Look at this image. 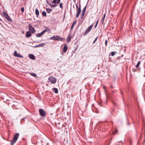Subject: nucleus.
Masks as SVG:
<instances>
[{
	"label": "nucleus",
	"mask_w": 145,
	"mask_h": 145,
	"mask_svg": "<svg viewBox=\"0 0 145 145\" xmlns=\"http://www.w3.org/2000/svg\"><path fill=\"white\" fill-rule=\"evenodd\" d=\"M44 33H45V32H44V31H42V32H41V34H42V35L43 34H44Z\"/></svg>",
	"instance_id": "obj_40"
},
{
	"label": "nucleus",
	"mask_w": 145,
	"mask_h": 145,
	"mask_svg": "<svg viewBox=\"0 0 145 145\" xmlns=\"http://www.w3.org/2000/svg\"><path fill=\"white\" fill-rule=\"evenodd\" d=\"M98 21H99V20H98L97 21V22H96V24H95V28H96V27L97 26V25L98 24Z\"/></svg>",
	"instance_id": "obj_33"
},
{
	"label": "nucleus",
	"mask_w": 145,
	"mask_h": 145,
	"mask_svg": "<svg viewBox=\"0 0 145 145\" xmlns=\"http://www.w3.org/2000/svg\"><path fill=\"white\" fill-rule=\"evenodd\" d=\"M44 33H45V32H44V31H42V32H41V34H42V35L43 34H44Z\"/></svg>",
	"instance_id": "obj_41"
},
{
	"label": "nucleus",
	"mask_w": 145,
	"mask_h": 145,
	"mask_svg": "<svg viewBox=\"0 0 145 145\" xmlns=\"http://www.w3.org/2000/svg\"><path fill=\"white\" fill-rule=\"evenodd\" d=\"M63 53V51H62V52H61V53H62H62Z\"/></svg>",
	"instance_id": "obj_49"
},
{
	"label": "nucleus",
	"mask_w": 145,
	"mask_h": 145,
	"mask_svg": "<svg viewBox=\"0 0 145 145\" xmlns=\"http://www.w3.org/2000/svg\"><path fill=\"white\" fill-rule=\"evenodd\" d=\"M29 32L31 33H33L35 31V30L34 28L32 27L31 24H29Z\"/></svg>",
	"instance_id": "obj_8"
},
{
	"label": "nucleus",
	"mask_w": 145,
	"mask_h": 145,
	"mask_svg": "<svg viewBox=\"0 0 145 145\" xmlns=\"http://www.w3.org/2000/svg\"><path fill=\"white\" fill-rule=\"evenodd\" d=\"M105 44L106 46L107 45V40H106L105 41Z\"/></svg>",
	"instance_id": "obj_36"
},
{
	"label": "nucleus",
	"mask_w": 145,
	"mask_h": 145,
	"mask_svg": "<svg viewBox=\"0 0 145 145\" xmlns=\"http://www.w3.org/2000/svg\"><path fill=\"white\" fill-rule=\"evenodd\" d=\"M15 104L13 105H12V108H15V109H17V108H17V107L15 108Z\"/></svg>",
	"instance_id": "obj_32"
},
{
	"label": "nucleus",
	"mask_w": 145,
	"mask_h": 145,
	"mask_svg": "<svg viewBox=\"0 0 145 145\" xmlns=\"http://www.w3.org/2000/svg\"><path fill=\"white\" fill-rule=\"evenodd\" d=\"M105 16H106V14H103V17L102 18V20H101L102 22V23L103 24V22H104V21L105 19Z\"/></svg>",
	"instance_id": "obj_20"
},
{
	"label": "nucleus",
	"mask_w": 145,
	"mask_h": 145,
	"mask_svg": "<svg viewBox=\"0 0 145 145\" xmlns=\"http://www.w3.org/2000/svg\"><path fill=\"white\" fill-rule=\"evenodd\" d=\"M17 54H18L17 53V51L16 50H15L14 52V56L16 57Z\"/></svg>",
	"instance_id": "obj_29"
},
{
	"label": "nucleus",
	"mask_w": 145,
	"mask_h": 145,
	"mask_svg": "<svg viewBox=\"0 0 145 145\" xmlns=\"http://www.w3.org/2000/svg\"><path fill=\"white\" fill-rule=\"evenodd\" d=\"M57 5L54 4V5H52L51 4H49V6H50L52 8H54L56 7Z\"/></svg>",
	"instance_id": "obj_21"
},
{
	"label": "nucleus",
	"mask_w": 145,
	"mask_h": 145,
	"mask_svg": "<svg viewBox=\"0 0 145 145\" xmlns=\"http://www.w3.org/2000/svg\"><path fill=\"white\" fill-rule=\"evenodd\" d=\"M29 58L32 59H34L35 58V56L33 54H30L29 55Z\"/></svg>",
	"instance_id": "obj_13"
},
{
	"label": "nucleus",
	"mask_w": 145,
	"mask_h": 145,
	"mask_svg": "<svg viewBox=\"0 0 145 145\" xmlns=\"http://www.w3.org/2000/svg\"><path fill=\"white\" fill-rule=\"evenodd\" d=\"M46 1V2H47V4H48L49 5V4H51V3H49V1H48V0H47Z\"/></svg>",
	"instance_id": "obj_39"
},
{
	"label": "nucleus",
	"mask_w": 145,
	"mask_h": 145,
	"mask_svg": "<svg viewBox=\"0 0 145 145\" xmlns=\"http://www.w3.org/2000/svg\"><path fill=\"white\" fill-rule=\"evenodd\" d=\"M47 12L48 13H50L52 11V9L49 8H46V9Z\"/></svg>",
	"instance_id": "obj_16"
},
{
	"label": "nucleus",
	"mask_w": 145,
	"mask_h": 145,
	"mask_svg": "<svg viewBox=\"0 0 145 145\" xmlns=\"http://www.w3.org/2000/svg\"><path fill=\"white\" fill-rule=\"evenodd\" d=\"M68 48V47L66 44H65L63 48V51L64 52H67Z\"/></svg>",
	"instance_id": "obj_9"
},
{
	"label": "nucleus",
	"mask_w": 145,
	"mask_h": 145,
	"mask_svg": "<svg viewBox=\"0 0 145 145\" xmlns=\"http://www.w3.org/2000/svg\"><path fill=\"white\" fill-rule=\"evenodd\" d=\"M113 104H114V105H116V103H115L114 102H113Z\"/></svg>",
	"instance_id": "obj_44"
},
{
	"label": "nucleus",
	"mask_w": 145,
	"mask_h": 145,
	"mask_svg": "<svg viewBox=\"0 0 145 145\" xmlns=\"http://www.w3.org/2000/svg\"><path fill=\"white\" fill-rule=\"evenodd\" d=\"M16 57H18L20 58H23V56L20 55L19 54H17Z\"/></svg>",
	"instance_id": "obj_26"
},
{
	"label": "nucleus",
	"mask_w": 145,
	"mask_h": 145,
	"mask_svg": "<svg viewBox=\"0 0 145 145\" xmlns=\"http://www.w3.org/2000/svg\"><path fill=\"white\" fill-rule=\"evenodd\" d=\"M140 64V61H138V62L137 64L136 65V67L137 68H138L139 67V65Z\"/></svg>",
	"instance_id": "obj_27"
},
{
	"label": "nucleus",
	"mask_w": 145,
	"mask_h": 145,
	"mask_svg": "<svg viewBox=\"0 0 145 145\" xmlns=\"http://www.w3.org/2000/svg\"><path fill=\"white\" fill-rule=\"evenodd\" d=\"M43 31H44L45 33L47 31V29L46 28V29Z\"/></svg>",
	"instance_id": "obj_42"
},
{
	"label": "nucleus",
	"mask_w": 145,
	"mask_h": 145,
	"mask_svg": "<svg viewBox=\"0 0 145 145\" xmlns=\"http://www.w3.org/2000/svg\"><path fill=\"white\" fill-rule=\"evenodd\" d=\"M54 92L56 93H57L58 92V89L56 88H53Z\"/></svg>",
	"instance_id": "obj_25"
},
{
	"label": "nucleus",
	"mask_w": 145,
	"mask_h": 145,
	"mask_svg": "<svg viewBox=\"0 0 145 145\" xmlns=\"http://www.w3.org/2000/svg\"><path fill=\"white\" fill-rule=\"evenodd\" d=\"M36 35V37H39L42 35L41 33H37Z\"/></svg>",
	"instance_id": "obj_22"
},
{
	"label": "nucleus",
	"mask_w": 145,
	"mask_h": 145,
	"mask_svg": "<svg viewBox=\"0 0 145 145\" xmlns=\"http://www.w3.org/2000/svg\"><path fill=\"white\" fill-rule=\"evenodd\" d=\"M110 88L111 89H112V88H113V86H110Z\"/></svg>",
	"instance_id": "obj_45"
},
{
	"label": "nucleus",
	"mask_w": 145,
	"mask_h": 145,
	"mask_svg": "<svg viewBox=\"0 0 145 145\" xmlns=\"http://www.w3.org/2000/svg\"><path fill=\"white\" fill-rule=\"evenodd\" d=\"M86 8H87V5L84 7V8L83 9V10H82V13H83V14L84 13H85Z\"/></svg>",
	"instance_id": "obj_24"
},
{
	"label": "nucleus",
	"mask_w": 145,
	"mask_h": 145,
	"mask_svg": "<svg viewBox=\"0 0 145 145\" xmlns=\"http://www.w3.org/2000/svg\"><path fill=\"white\" fill-rule=\"evenodd\" d=\"M62 3H60L59 4V7L60 8L63 9V7L62 6Z\"/></svg>",
	"instance_id": "obj_28"
},
{
	"label": "nucleus",
	"mask_w": 145,
	"mask_h": 145,
	"mask_svg": "<svg viewBox=\"0 0 145 145\" xmlns=\"http://www.w3.org/2000/svg\"><path fill=\"white\" fill-rule=\"evenodd\" d=\"M19 136V133H16L14 134L13 138L11 141V145H13L16 142Z\"/></svg>",
	"instance_id": "obj_1"
},
{
	"label": "nucleus",
	"mask_w": 145,
	"mask_h": 145,
	"mask_svg": "<svg viewBox=\"0 0 145 145\" xmlns=\"http://www.w3.org/2000/svg\"><path fill=\"white\" fill-rule=\"evenodd\" d=\"M60 0H53L52 1V2L53 4H58L60 3Z\"/></svg>",
	"instance_id": "obj_10"
},
{
	"label": "nucleus",
	"mask_w": 145,
	"mask_h": 145,
	"mask_svg": "<svg viewBox=\"0 0 145 145\" xmlns=\"http://www.w3.org/2000/svg\"><path fill=\"white\" fill-rule=\"evenodd\" d=\"M42 15L45 16V17H46V12L44 11H43L42 12Z\"/></svg>",
	"instance_id": "obj_23"
},
{
	"label": "nucleus",
	"mask_w": 145,
	"mask_h": 145,
	"mask_svg": "<svg viewBox=\"0 0 145 145\" xmlns=\"http://www.w3.org/2000/svg\"><path fill=\"white\" fill-rule=\"evenodd\" d=\"M73 0V1H76V0Z\"/></svg>",
	"instance_id": "obj_48"
},
{
	"label": "nucleus",
	"mask_w": 145,
	"mask_h": 145,
	"mask_svg": "<svg viewBox=\"0 0 145 145\" xmlns=\"http://www.w3.org/2000/svg\"><path fill=\"white\" fill-rule=\"evenodd\" d=\"M39 112L41 116L43 117H45V116L46 114L44 110L40 109L39 110Z\"/></svg>",
	"instance_id": "obj_7"
},
{
	"label": "nucleus",
	"mask_w": 145,
	"mask_h": 145,
	"mask_svg": "<svg viewBox=\"0 0 145 145\" xmlns=\"http://www.w3.org/2000/svg\"><path fill=\"white\" fill-rule=\"evenodd\" d=\"M93 26V25L92 24L91 25H90L88 29L84 33V35H87L88 33L91 30Z\"/></svg>",
	"instance_id": "obj_6"
},
{
	"label": "nucleus",
	"mask_w": 145,
	"mask_h": 145,
	"mask_svg": "<svg viewBox=\"0 0 145 145\" xmlns=\"http://www.w3.org/2000/svg\"><path fill=\"white\" fill-rule=\"evenodd\" d=\"M70 36V35H69L67 39V42H69L71 41V38Z\"/></svg>",
	"instance_id": "obj_18"
},
{
	"label": "nucleus",
	"mask_w": 145,
	"mask_h": 145,
	"mask_svg": "<svg viewBox=\"0 0 145 145\" xmlns=\"http://www.w3.org/2000/svg\"><path fill=\"white\" fill-rule=\"evenodd\" d=\"M3 14L4 17L9 22L11 21V19L5 11H4L3 12Z\"/></svg>",
	"instance_id": "obj_5"
},
{
	"label": "nucleus",
	"mask_w": 145,
	"mask_h": 145,
	"mask_svg": "<svg viewBox=\"0 0 145 145\" xmlns=\"http://www.w3.org/2000/svg\"><path fill=\"white\" fill-rule=\"evenodd\" d=\"M98 39V37H97L95 38V39L94 41H93V44H94L96 42V41H97V39Z\"/></svg>",
	"instance_id": "obj_30"
},
{
	"label": "nucleus",
	"mask_w": 145,
	"mask_h": 145,
	"mask_svg": "<svg viewBox=\"0 0 145 145\" xmlns=\"http://www.w3.org/2000/svg\"><path fill=\"white\" fill-rule=\"evenodd\" d=\"M85 13H84V14H83V13H82V16L81 17V18L82 19L84 17V15Z\"/></svg>",
	"instance_id": "obj_35"
},
{
	"label": "nucleus",
	"mask_w": 145,
	"mask_h": 145,
	"mask_svg": "<svg viewBox=\"0 0 145 145\" xmlns=\"http://www.w3.org/2000/svg\"><path fill=\"white\" fill-rule=\"evenodd\" d=\"M21 11L22 12H23L24 11V7H22L21 8Z\"/></svg>",
	"instance_id": "obj_34"
},
{
	"label": "nucleus",
	"mask_w": 145,
	"mask_h": 145,
	"mask_svg": "<svg viewBox=\"0 0 145 145\" xmlns=\"http://www.w3.org/2000/svg\"><path fill=\"white\" fill-rule=\"evenodd\" d=\"M136 69H132V71L134 72H135L136 71Z\"/></svg>",
	"instance_id": "obj_38"
},
{
	"label": "nucleus",
	"mask_w": 145,
	"mask_h": 145,
	"mask_svg": "<svg viewBox=\"0 0 145 145\" xmlns=\"http://www.w3.org/2000/svg\"><path fill=\"white\" fill-rule=\"evenodd\" d=\"M0 21H2V20L1 18H0ZM0 24H1V25L2 24L0 23Z\"/></svg>",
	"instance_id": "obj_46"
},
{
	"label": "nucleus",
	"mask_w": 145,
	"mask_h": 145,
	"mask_svg": "<svg viewBox=\"0 0 145 145\" xmlns=\"http://www.w3.org/2000/svg\"><path fill=\"white\" fill-rule=\"evenodd\" d=\"M23 1H26L27 0H22Z\"/></svg>",
	"instance_id": "obj_47"
},
{
	"label": "nucleus",
	"mask_w": 145,
	"mask_h": 145,
	"mask_svg": "<svg viewBox=\"0 0 145 145\" xmlns=\"http://www.w3.org/2000/svg\"><path fill=\"white\" fill-rule=\"evenodd\" d=\"M45 45V44L44 43H42V44L36 45L35 46H34V48H37V47H38L42 46Z\"/></svg>",
	"instance_id": "obj_11"
},
{
	"label": "nucleus",
	"mask_w": 145,
	"mask_h": 145,
	"mask_svg": "<svg viewBox=\"0 0 145 145\" xmlns=\"http://www.w3.org/2000/svg\"><path fill=\"white\" fill-rule=\"evenodd\" d=\"M76 10L77 11V12L76 13V18H77L79 16V14L81 12V5L80 3L79 4V7L78 8V5L77 4H76Z\"/></svg>",
	"instance_id": "obj_3"
},
{
	"label": "nucleus",
	"mask_w": 145,
	"mask_h": 145,
	"mask_svg": "<svg viewBox=\"0 0 145 145\" xmlns=\"http://www.w3.org/2000/svg\"><path fill=\"white\" fill-rule=\"evenodd\" d=\"M117 131H118V130L116 129V132H114V134H115L117 132Z\"/></svg>",
	"instance_id": "obj_43"
},
{
	"label": "nucleus",
	"mask_w": 145,
	"mask_h": 145,
	"mask_svg": "<svg viewBox=\"0 0 145 145\" xmlns=\"http://www.w3.org/2000/svg\"><path fill=\"white\" fill-rule=\"evenodd\" d=\"M99 105L101 106H103L102 105V102L101 101V102H99Z\"/></svg>",
	"instance_id": "obj_31"
},
{
	"label": "nucleus",
	"mask_w": 145,
	"mask_h": 145,
	"mask_svg": "<svg viewBox=\"0 0 145 145\" xmlns=\"http://www.w3.org/2000/svg\"><path fill=\"white\" fill-rule=\"evenodd\" d=\"M29 73L31 76H33L37 78V77L36 74L35 73L31 72H29Z\"/></svg>",
	"instance_id": "obj_15"
},
{
	"label": "nucleus",
	"mask_w": 145,
	"mask_h": 145,
	"mask_svg": "<svg viewBox=\"0 0 145 145\" xmlns=\"http://www.w3.org/2000/svg\"><path fill=\"white\" fill-rule=\"evenodd\" d=\"M35 14L37 16V17H38L39 14V10H38L37 8H36L35 9Z\"/></svg>",
	"instance_id": "obj_14"
},
{
	"label": "nucleus",
	"mask_w": 145,
	"mask_h": 145,
	"mask_svg": "<svg viewBox=\"0 0 145 145\" xmlns=\"http://www.w3.org/2000/svg\"><path fill=\"white\" fill-rule=\"evenodd\" d=\"M76 21H74L72 24V26H71V29H72L74 27V25L76 24Z\"/></svg>",
	"instance_id": "obj_17"
},
{
	"label": "nucleus",
	"mask_w": 145,
	"mask_h": 145,
	"mask_svg": "<svg viewBox=\"0 0 145 145\" xmlns=\"http://www.w3.org/2000/svg\"><path fill=\"white\" fill-rule=\"evenodd\" d=\"M31 33L29 31H27L26 34V37H29L31 36Z\"/></svg>",
	"instance_id": "obj_12"
},
{
	"label": "nucleus",
	"mask_w": 145,
	"mask_h": 145,
	"mask_svg": "<svg viewBox=\"0 0 145 145\" xmlns=\"http://www.w3.org/2000/svg\"><path fill=\"white\" fill-rule=\"evenodd\" d=\"M46 28L47 29V31H51L50 29H49L47 27H46Z\"/></svg>",
	"instance_id": "obj_37"
},
{
	"label": "nucleus",
	"mask_w": 145,
	"mask_h": 145,
	"mask_svg": "<svg viewBox=\"0 0 145 145\" xmlns=\"http://www.w3.org/2000/svg\"><path fill=\"white\" fill-rule=\"evenodd\" d=\"M50 39L51 40L58 41H62L63 39L62 38L58 35L51 37H50Z\"/></svg>",
	"instance_id": "obj_2"
},
{
	"label": "nucleus",
	"mask_w": 145,
	"mask_h": 145,
	"mask_svg": "<svg viewBox=\"0 0 145 145\" xmlns=\"http://www.w3.org/2000/svg\"><path fill=\"white\" fill-rule=\"evenodd\" d=\"M49 81L52 84L55 83L57 81V79L56 78L53 76H50L48 78Z\"/></svg>",
	"instance_id": "obj_4"
},
{
	"label": "nucleus",
	"mask_w": 145,
	"mask_h": 145,
	"mask_svg": "<svg viewBox=\"0 0 145 145\" xmlns=\"http://www.w3.org/2000/svg\"><path fill=\"white\" fill-rule=\"evenodd\" d=\"M116 54V52H112L110 53L111 56H113Z\"/></svg>",
	"instance_id": "obj_19"
}]
</instances>
